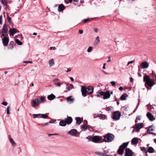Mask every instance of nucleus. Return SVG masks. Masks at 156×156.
<instances>
[{
	"mask_svg": "<svg viewBox=\"0 0 156 156\" xmlns=\"http://www.w3.org/2000/svg\"><path fill=\"white\" fill-rule=\"evenodd\" d=\"M144 81L146 83L145 86L147 90H150L151 87L154 84L153 80L150 78L147 75H145L144 76Z\"/></svg>",
	"mask_w": 156,
	"mask_h": 156,
	"instance_id": "f257e3e1",
	"label": "nucleus"
},
{
	"mask_svg": "<svg viewBox=\"0 0 156 156\" xmlns=\"http://www.w3.org/2000/svg\"><path fill=\"white\" fill-rule=\"evenodd\" d=\"M128 144L129 142L124 143L119 147L117 151L118 154L122 155L123 154L124 150L128 145Z\"/></svg>",
	"mask_w": 156,
	"mask_h": 156,
	"instance_id": "f03ea898",
	"label": "nucleus"
},
{
	"mask_svg": "<svg viewBox=\"0 0 156 156\" xmlns=\"http://www.w3.org/2000/svg\"><path fill=\"white\" fill-rule=\"evenodd\" d=\"M114 138V136L111 133H108L104 136V141L107 142H110L112 141Z\"/></svg>",
	"mask_w": 156,
	"mask_h": 156,
	"instance_id": "7ed1b4c3",
	"label": "nucleus"
},
{
	"mask_svg": "<svg viewBox=\"0 0 156 156\" xmlns=\"http://www.w3.org/2000/svg\"><path fill=\"white\" fill-rule=\"evenodd\" d=\"M100 95L103 96V99H104L109 98L111 96L110 91H107L106 92H100Z\"/></svg>",
	"mask_w": 156,
	"mask_h": 156,
	"instance_id": "20e7f679",
	"label": "nucleus"
},
{
	"mask_svg": "<svg viewBox=\"0 0 156 156\" xmlns=\"http://www.w3.org/2000/svg\"><path fill=\"white\" fill-rule=\"evenodd\" d=\"M121 113L118 111L114 112L112 114V119L114 120H117L119 119Z\"/></svg>",
	"mask_w": 156,
	"mask_h": 156,
	"instance_id": "39448f33",
	"label": "nucleus"
},
{
	"mask_svg": "<svg viewBox=\"0 0 156 156\" xmlns=\"http://www.w3.org/2000/svg\"><path fill=\"white\" fill-rule=\"evenodd\" d=\"M33 116L34 118H38L43 119H47L48 117V116L46 114H34L33 115Z\"/></svg>",
	"mask_w": 156,
	"mask_h": 156,
	"instance_id": "423d86ee",
	"label": "nucleus"
},
{
	"mask_svg": "<svg viewBox=\"0 0 156 156\" xmlns=\"http://www.w3.org/2000/svg\"><path fill=\"white\" fill-rule=\"evenodd\" d=\"M31 106L32 107H34L37 106L39 105L38 103V98H36L33 100L31 103Z\"/></svg>",
	"mask_w": 156,
	"mask_h": 156,
	"instance_id": "0eeeda50",
	"label": "nucleus"
},
{
	"mask_svg": "<svg viewBox=\"0 0 156 156\" xmlns=\"http://www.w3.org/2000/svg\"><path fill=\"white\" fill-rule=\"evenodd\" d=\"M100 140L101 138L100 137L98 136H95L92 138L91 141L95 143H98L99 141H100Z\"/></svg>",
	"mask_w": 156,
	"mask_h": 156,
	"instance_id": "6e6552de",
	"label": "nucleus"
},
{
	"mask_svg": "<svg viewBox=\"0 0 156 156\" xmlns=\"http://www.w3.org/2000/svg\"><path fill=\"white\" fill-rule=\"evenodd\" d=\"M125 156H132V151L129 148L126 149Z\"/></svg>",
	"mask_w": 156,
	"mask_h": 156,
	"instance_id": "1a4fd4ad",
	"label": "nucleus"
},
{
	"mask_svg": "<svg viewBox=\"0 0 156 156\" xmlns=\"http://www.w3.org/2000/svg\"><path fill=\"white\" fill-rule=\"evenodd\" d=\"M2 41L3 45L5 46H7L9 42V39L8 38L6 37H4Z\"/></svg>",
	"mask_w": 156,
	"mask_h": 156,
	"instance_id": "9d476101",
	"label": "nucleus"
},
{
	"mask_svg": "<svg viewBox=\"0 0 156 156\" xmlns=\"http://www.w3.org/2000/svg\"><path fill=\"white\" fill-rule=\"evenodd\" d=\"M68 133L70 135L75 136L77 134V131L75 129H72Z\"/></svg>",
	"mask_w": 156,
	"mask_h": 156,
	"instance_id": "9b49d317",
	"label": "nucleus"
},
{
	"mask_svg": "<svg viewBox=\"0 0 156 156\" xmlns=\"http://www.w3.org/2000/svg\"><path fill=\"white\" fill-rule=\"evenodd\" d=\"M9 31L10 36H13L14 34L17 32V30L15 28H13L10 29Z\"/></svg>",
	"mask_w": 156,
	"mask_h": 156,
	"instance_id": "f8f14e48",
	"label": "nucleus"
},
{
	"mask_svg": "<svg viewBox=\"0 0 156 156\" xmlns=\"http://www.w3.org/2000/svg\"><path fill=\"white\" fill-rule=\"evenodd\" d=\"M45 98L42 96L39 97V98H38L39 104L44 103L45 101Z\"/></svg>",
	"mask_w": 156,
	"mask_h": 156,
	"instance_id": "ddd939ff",
	"label": "nucleus"
},
{
	"mask_svg": "<svg viewBox=\"0 0 156 156\" xmlns=\"http://www.w3.org/2000/svg\"><path fill=\"white\" fill-rule=\"evenodd\" d=\"M147 116L151 121H153L155 119L154 117L152 115L151 113L149 112L147 113Z\"/></svg>",
	"mask_w": 156,
	"mask_h": 156,
	"instance_id": "4468645a",
	"label": "nucleus"
},
{
	"mask_svg": "<svg viewBox=\"0 0 156 156\" xmlns=\"http://www.w3.org/2000/svg\"><path fill=\"white\" fill-rule=\"evenodd\" d=\"M81 91L82 95L84 97L86 96V93H87V89L85 87L82 86L81 88Z\"/></svg>",
	"mask_w": 156,
	"mask_h": 156,
	"instance_id": "2eb2a0df",
	"label": "nucleus"
},
{
	"mask_svg": "<svg viewBox=\"0 0 156 156\" xmlns=\"http://www.w3.org/2000/svg\"><path fill=\"white\" fill-rule=\"evenodd\" d=\"M8 138L12 146L13 147H15L16 145V143L13 139L12 138L10 135H9L8 136Z\"/></svg>",
	"mask_w": 156,
	"mask_h": 156,
	"instance_id": "dca6fc26",
	"label": "nucleus"
},
{
	"mask_svg": "<svg viewBox=\"0 0 156 156\" xmlns=\"http://www.w3.org/2000/svg\"><path fill=\"white\" fill-rule=\"evenodd\" d=\"M141 66L142 69L147 68L149 66V64L147 62L144 61L141 63Z\"/></svg>",
	"mask_w": 156,
	"mask_h": 156,
	"instance_id": "f3484780",
	"label": "nucleus"
},
{
	"mask_svg": "<svg viewBox=\"0 0 156 156\" xmlns=\"http://www.w3.org/2000/svg\"><path fill=\"white\" fill-rule=\"evenodd\" d=\"M144 127L143 123H137V132H138L140 129Z\"/></svg>",
	"mask_w": 156,
	"mask_h": 156,
	"instance_id": "a211bd4d",
	"label": "nucleus"
},
{
	"mask_svg": "<svg viewBox=\"0 0 156 156\" xmlns=\"http://www.w3.org/2000/svg\"><path fill=\"white\" fill-rule=\"evenodd\" d=\"M97 117L100 119L102 120H104L105 119H107V117L106 115L102 114H99L97 115Z\"/></svg>",
	"mask_w": 156,
	"mask_h": 156,
	"instance_id": "6ab92c4d",
	"label": "nucleus"
},
{
	"mask_svg": "<svg viewBox=\"0 0 156 156\" xmlns=\"http://www.w3.org/2000/svg\"><path fill=\"white\" fill-rule=\"evenodd\" d=\"M87 89V93L89 94H90L93 91V88L91 86L88 87Z\"/></svg>",
	"mask_w": 156,
	"mask_h": 156,
	"instance_id": "aec40b11",
	"label": "nucleus"
},
{
	"mask_svg": "<svg viewBox=\"0 0 156 156\" xmlns=\"http://www.w3.org/2000/svg\"><path fill=\"white\" fill-rule=\"evenodd\" d=\"M65 121L66 122L67 124H71L73 121V119L71 117H68L66 119H65Z\"/></svg>",
	"mask_w": 156,
	"mask_h": 156,
	"instance_id": "412c9836",
	"label": "nucleus"
},
{
	"mask_svg": "<svg viewBox=\"0 0 156 156\" xmlns=\"http://www.w3.org/2000/svg\"><path fill=\"white\" fill-rule=\"evenodd\" d=\"M106 153H107L106 151H105L104 152H102L100 151H96L95 154L100 156H105Z\"/></svg>",
	"mask_w": 156,
	"mask_h": 156,
	"instance_id": "4be33fe9",
	"label": "nucleus"
},
{
	"mask_svg": "<svg viewBox=\"0 0 156 156\" xmlns=\"http://www.w3.org/2000/svg\"><path fill=\"white\" fill-rule=\"evenodd\" d=\"M55 98V96L53 94H51L47 96L48 99L50 101H51L54 99Z\"/></svg>",
	"mask_w": 156,
	"mask_h": 156,
	"instance_id": "5701e85b",
	"label": "nucleus"
},
{
	"mask_svg": "<svg viewBox=\"0 0 156 156\" xmlns=\"http://www.w3.org/2000/svg\"><path fill=\"white\" fill-rule=\"evenodd\" d=\"M8 30V29L6 27V25L5 24H4L3 26L2 30V32L7 34Z\"/></svg>",
	"mask_w": 156,
	"mask_h": 156,
	"instance_id": "b1692460",
	"label": "nucleus"
},
{
	"mask_svg": "<svg viewBox=\"0 0 156 156\" xmlns=\"http://www.w3.org/2000/svg\"><path fill=\"white\" fill-rule=\"evenodd\" d=\"M66 99L68 102L69 103H72L74 100V99L72 98V96H70L68 97Z\"/></svg>",
	"mask_w": 156,
	"mask_h": 156,
	"instance_id": "393cba45",
	"label": "nucleus"
},
{
	"mask_svg": "<svg viewBox=\"0 0 156 156\" xmlns=\"http://www.w3.org/2000/svg\"><path fill=\"white\" fill-rule=\"evenodd\" d=\"M67 85H69V87H67L66 88V89L68 91H69L70 90V89H73L74 88L72 84L68 83L67 84Z\"/></svg>",
	"mask_w": 156,
	"mask_h": 156,
	"instance_id": "a878e982",
	"label": "nucleus"
},
{
	"mask_svg": "<svg viewBox=\"0 0 156 156\" xmlns=\"http://www.w3.org/2000/svg\"><path fill=\"white\" fill-rule=\"evenodd\" d=\"M100 41L99 39V37L98 36L94 40L93 43V44L94 45L96 46L99 44V43H100Z\"/></svg>",
	"mask_w": 156,
	"mask_h": 156,
	"instance_id": "bb28decb",
	"label": "nucleus"
},
{
	"mask_svg": "<svg viewBox=\"0 0 156 156\" xmlns=\"http://www.w3.org/2000/svg\"><path fill=\"white\" fill-rule=\"evenodd\" d=\"M154 127L153 125L149 126L147 130V133L149 134V133H151L152 132H151L150 131H154Z\"/></svg>",
	"mask_w": 156,
	"mask_h": 156,
	"instance_id": "cd10ccee",
	"label": "nucleus"
},
{
	"mask_svg": "<svg viewBox=\"0 0 156 156\" xmlns=\"http://www.w3.org/2000/svg\"><path fill=\"white\" fill-rule=\"evenodd\" d=\"M48 63L50 67L53 66L55 65V63L53 59L52 58L48 61Z\"/></svg>",
	"mask_w": 156,
	"mask_h": 156,
	"instance_id": "c85d7f7f",
	"label": "nucleus"
},
{
	"mask_svg": "<svg viewBox=\"0 0 156 156\" xmlns=\"http://www.w3.org/2000/svg\"><path fill=\"white\" fill-rule=\"evenodd\" d=\"M59 124L61 126H65L66 125L67 123L65 120H62L60 122Z\"/></svg>",
	"mask_w": 156,
	"mask_h": 156,
	"instance_id": "c756f323",
	"label": "nucleus"
},
{
	"mask_svg": "<svg viewBox=\"0 0 156 156\" xmlns=\"http://www.w3.org/2000/svg\"><path fill=\"white\" fill-rule=\"evenodd\" d=\"M127 97L128 95L126 94H124L121 95L120 98L121 100H126V98Z\"/></svg>",
	"mask_w": 156,
	"mask_h": 156,
	"instance_id": "7c9ffc66",
	"label": "nucleus"
},
{
	"mask_svg": "<svg viewBox=\"0 0 156 156\" xmlns=\"http://www.w3.org/2000/svg\"><path fill=\"white\" fill-rule=\"evenodd\" d=\"M147 151L149 153H152L154 152V149L152 147H150L148 148Z\"/></svg>",
	"mask_w": 156,
	"mask_h": 156,
	"instance_id": "2f4dec72",
	"label": "nucleus"
},
{
	"mask_svg": "<svg viewBox=\"0 0 156 156\" xmlns=\"http://www.w3.org/2000/svg\"><path fill=\"white\" fill-rule=\"evenodd\" d=\"M64 6L63 4H61L58 6V11H62L64 9Z\"/></svg>",
	"mask_w": 156,
	"mask_h": 156,
	"instance_id": "473e14b6",
	"label": "nucleus"
},
{
	"mask_svg": "<svg viewBox=\"0 0 156 156\" xmlns=\"http://www.w3.org/2000/svg\"><path fill=\"white\" fill-rule=\"evenodd\" d=\"M88 128L89 126H87L86 125H83L81 126V129L83 131H85Z\"/></svg>",
	"mask_w": 156,
	"mask_h": 156,
	"instance_id": "72a5a7b5",
	"label": "nucleus"
},
{
	"mask_svg": "<svg viewBox=\"0 0 156 156\" xmlns=\"http://www.w3.org/2000/svg\"><path fill=\"white\" fill-rule=\"evenodd\" d=\"M75 119L76 120V123L79 124H80L82 122V120L80 117H76Z\"/></svg>",
	"mask_w": 156,
	"mask_h": 156,
	"instance_id": "f704fd0d",
	"label": "nucleus"
},
{
	"mask_svg": "<svg viewBox=\"0 0 156 156\" xmlns=\"http://www.w3.org/2000/svg\"><path fill=\"white\" fill-rule=\"evenodd\" d=\"M131 144L132 145H135L136 144V137L133 138L131 140Z\"/></svg>",
	"mask_w": 156,
	"mask_h": 156,
	"instance_id": "c9c22d12",
	"label": "nucleus"
},
{
	"mask_svg": "<svg viewBox=\"0 0 156 156\" xmlns=\"http://www.w3.org/2000/svg\"><path fill=\"white\" fill-rule=\"evenodd\" d=\"M14 44V42L13 41H11L10 42L9 45V48L10 49H12L13 47V45Z\"/></svg>",
	"mask_w": 156,
	"mask_h": 156,
	"instance_id": "e433bc0d",
	"label": "nucleus"
},
{
	"mask_svg": "<svg viewBox=\"0 0 156 156\" xmlns=\"http://www.w3.org/2000/svg\"><path fill=\"white\" fill-rule=\"evenodd\" d=\"M15 41L16 42V43L19 45H22V42L20 41L18 39H15Z\"/></svg>",
	"mask_w": 156,
	"mask_h": 156,
	"instance_id": "4c0bfd02",
	"label": "nucleus"
},
{
	"mask_svg": "<svg viewBox=\"0 0 156 156\" xmlns=\"http://www.w3.org/2000/svg\"><path fill=\"white\" fill-rule=\"evenodd\" d=\"M141 150L144 153H147V151L146 148L144 147H142L140 148Z\"/></svg>",
	"mask_w": 156,
	"mask_h": 156,
	"instance_id": "58836bf2",
	"label": "nucleus"
},
{
	"mask_svg": "<svg viewBox=\"0 0 156 156\" xmlns=\"http://www.w3.org/2000/svg\"><path fill=\"white\" fill-rule=\"evenodd\" d=\"M11 108L9 106H8L7 108L6 111H7V114H9L10 112H9Z\"/></svg>",
	"mask_w": 156,
	"mask_h": 156,
	"instance_id": "ea45409f",
	"label": "nucleus"
},
{
	"mask_svg": "<svg viewBox=\"0 0 156 156\" xmlns=\"http://www.w3.org/2000/svg\"><path fill=\"white\" fill-rule=\"evenodd\" d=\"M113 108L112 106H109L106 109V110L108 111H110L112 110V109H113Z\"/></svg>",
	"mask_w": 156,
	"mask_h": 156,
	"instance_id": "a19ab883",
	"label": "nucleus"
},
{
	"mask_svg": "<svg viewBox=\"0 0 156 156\" xmlns=\"http://www.w3.org/2000/svg\"><path fill=\"white\" fill-rule=\"evenodd\" d=\"M2 3L5 6H6L7 5L6 3V0H2Z\"/></svg>",
	"mask_w": 156,
	"mask_h": 156,
	"instance_id": "79ce46f5",
	"label": "nucleus"
},
{
	"mask_svg": "<svg viewBox=\"0 0 156 156\" xmlns=\"http://www.w3.org/2000/svg\"><path fill=\"white\" fill-rule=\"evenodd\" d=\"M92 49V47L91 46H90L88 47L87 50V51L88 52H90Z\"/></svg>",
	"mask_w": 156,
	"mask_h": 156,
	"instance_id": "37998d69",
	"label": "nucleus"
},
{
	"mask_svg": "<svg viewBox=\"0 0 156 156\" xmlns=\"http://www.w3.org/2000/svg\"><path fill=\"white\" fill-rule=\"evenodd\" d=\"M102 91H101L100 90H98L96 92V96L97 97H99L100 95V92H102Z\"/></svg>",
	"mask_w": 156,
	"mask_h": 156,
	"instance_id": "c03bdc74",
	"label": "nucleus"
},
{
	"mask_svg": "<svg viewBox=\"0 0 156 156\" xmlns=\"http://www.w3.org/2000/svg\"><path fill=\"white\" fill-rule=\"evenodd\" d=\"M1 33H2V37H6V36L7 35V33H3L2 32H1Z\"/></svg>",
	"mask_w": 156,
	"mask_h": 156,
	"instance_id": "a18cd8bd",
	"label": "nucleus"
},
{
	"mask_svg": "<svg viewBox=\"0 0 156 156\" xmlns=\"http://www.w3.org/2000/svg\"><path fill=\"white\" fill-rule=\"evenodd\" d=\"M134 129L133 131V133L134 131H136V124L135 125V126L134 127Z\"/></svg>",
	"mask_w": 156,
	"mask_h": 156,
	"instance_id": "49530a36",
	"label": "nucleus"
},
{
	"mask_svg": "<svg viewBox=\"0 0 156 156\" xmlns=\"http://www.w3.org/2000/svg\"><path fill=\"white\" fill-rule=\"evenodd\" d=\"M2 104L4 106H6L7 105V102L6 101H3L2 103Z\"/></svg>",
	"mask_w": 156,
	"mask_h": 156,
	"instance_id": "de8ad7c7",
	"label": "nucleus"
},
{
	"mask_svg": "<svg viewBox=\"0 0 156 156\" xmlns=\"http://www.w3.org/2000/svg\"><path fill=\"white\" fill-rule=\"evenodd\" d=\"M8 22L10 23H11V18L10 17H9L8 15Z\"/></svg>",
	"mask_w": 156,
	"mask_h": 156,
	"instance_id": "09e8293b",
	"label": "nucleus"
},
{
	"mask_svg": "<svg viewBox=\"0 0 156 156\" xmlns=\"http://www.w3.org/2000/svg\"><path fill=\"white\" fill-rule=\"evenodd\" d=\"M111 83L112 86H114L115 85L116 82L114 81H112L111 82Z\"/></svg>",
	"mask_w": 156,
	"mask_h": 156,
	"instance_id": "8fccbe9b",
	"label": "nucleus"
},
{
	"mask_svg": "<svg viewBox=\"0 0 156 156\" xmlns=\"http://www.w3.org/2000/svg\"><path fill=\"white\" fill-rule=\"evenodd\" d=\"M134 62V60H132V61H130V62H128V64L127 66H128L129 64L133 63Z\"/></svg>",
	"mask_w": 156,
	"mask_h": 156,
	"instance_id": "3c124183",
	"label": "nucleus"
},
{
	"mask_svg": "<svg viewBox=\"0 0 156 156\" xmlns=\"http://www.w3.org/2000/svg\"><path fill=\"white\" fill-rule=\"evenodd\" d=\"M23 62L25 63H29L31 64H32V62L30 61H23Z\"/></svg>",
	"mask_w": 156,
	"mask_h": 156,
	"instance_id": "603ef678",
	"label": "nucleus"
},
{
	"mask_svg": "<svg viewBox=\"0 0 156 156\" xmlns=\"http://www.w3.org/2000/svg\"><path fill=\"white\" fill-rule=\"evenodd\" d=\"M111 62V57L110 56H109L108 58V60L107 61V62Z\"/></svg>",
	"mask_w": 156,
	"mask_h": 156,
	"instance_id": "864d4df0",
	"label": "nucleus"
},
{
	"mask_svg": "<svg viewBox=\"0 0 156 156\" xmlns=\"http://www.w3.org/2000/svg\"><path fill=\"white\" fill-rule=\"evenodd\" d=\"M58 133H54V134H48V136H53V135H58Z\"/></svg>",
	"mask_w": 156,
	"mask_h": 156,
	"instance_id": "5fc2aeb1",
	"label": "nucleus"
},
{
	"mask_svg": "<svg viewBox=\"0 0 156 156\" xmlns=\"http://www.w3.org/2000/svg\"><path fill=\"white\" fill-rule=\"evenodd\" d=\"M2 16H0V24H2Z\"/></svg>",
	"mask_w": 156,
	"mask_h": 156,
	"instance_id": "6e6d98bb",
	"label": "nucleus"
},
{
	"mask_svg": "<svg viewBox=\"0 0 156 156\" xmlns=\"http://www.w3.org/2000/svg\"><path fill=\"white\" fill-rule=\"evenodd\" d=\"M50 48L51 49H52L53 50H55L56 49V48L55 47H51Z\"/></svg>",
	"mask_w": 156,
	"mask_h": 156,
	"instance_id": "4d7b16f0",
	"label": "nucleus"
},
{
	"mask_svg": "<svg viewBox=\"0 0 156 156\" xmlns=\"http://www.w3.org/2000/svg\"><path fill=\"white\" fill-rule=\"evenodd\" d=\"M89 20V19H84L83 20V21L84 23H86V22H87V21H88Z\"/></svg>",
	"mask_w": 156,
	"mask_h": 156,
	"instance_id": "13d9d810",
	"label": "nucleus"
},
{
	"mask_svg": "<svg viewBox=\"0 0 156 156\" xmlns=\"http://www.w3.org/2000/svg\"><path fill=\"white\" fill-rule=\"evenodd\" d=\"M71 71V69L70 68H68L67 69V71H66V72H70Z\"/></svg>",
	"mask_w": 156,
	"mask_h": 156,
	"instance_id": "bf43d9fd",
	"label": "nucleus"
},
{
	"mask_svg": "<svg viewBox=\"0 0 156 156\" xmlns=\"http://www.w3.org/2000/svg\"><path fill=\"white\" fill-rule=\"evenodd\" d=\"M94 32H95L96 33H97L98 31V29L97 28H95L94 29Z\"/></svg>",
	"mask_w": 156,
	"mask_h": 156,
	"instance_id": "052dcab7",
	"label": "nucleus"
},
{
	"mask_svg": "<svg viewBox=\"0 0 156 156\" xmlns=\"http://www.w3.org/2000/svg\"><path fill=\"white\" fill-rule=\"evenodd\" d=\"M141 117V116H140V115H139V116H137V120H140Z\"/></svg>",
	"mask_w": 156,
	"mask_h": 156,
	"instance_id": "680f3d73",
	"label": "nucleus"
},
{
	"mask_svg": "<svg viewBox=\"0 0 156 156\" xmlns=\"http://www.w3.org/2000/svg\"><path fill=\"white\" fill-rule=\"evenodd\" d=\"M83 31L82 30H79V32L80 34H82L83 33Z\"/></svg>",
	"mask_w": 156,
	"mask_h": 156,
	"instance_id": "e2e57ef3",
	"label": "nucleus"
},
{
	"mask_svg": "<svg viewBox=\"0 0 156 156\" xmlns=\"http://www.w3.org/2000/svg\"><path fill=\"white\" fill-rule=\"evenodd\" d=\"M123 87H120L119 88V90L121 91H122L123 90Z\"/></svg>",
	"mask_w": 156,
	"mask_h": 156,
	"instance_id": "0e129e2a",
	"label": "nucleus"
},
{
	"mask_svg": "<svg viewBox=\"0 0 156 156\" xmlns=\"http://www.w3.org/2000/svg\"><path fill=\"white\" fill-rule=\"evenodd\" d=\"M62 84L61 83H60V82L58 83L57 84V86H60Z\"/></svg>",
	"mask_w": 156,
	"mask_h": 156,
	"instance_id": "69168bd1",
	"label": "nucleus"
},
{
	"mask_svg": "<svg viewBox=\"0 0 156 156\" xmlns=\"http://www.w3.org/2000/svg\"><path fill=\"white\" fill-rule=\"evenodd\" d=\"M149 134H152L154 136L156 135V133H153V132L149 133Z\"/></svg>",
	"mask_w": 156,
	"mask_h": 156,
	"instance_id": "338daca9",
	"label": "nucleus"
},
{
	"mask_svg": "<svg viewBox=\"0 0 156 156\" xmlns=\"http://www.w3.org/2000/svg\"><path fill=\"white\" fill-rule=\"evenodd\" d=\"M69 78L71 81H74V79H73V78L72 77H69Z\"/></svg>",
	"mask_w": 156,
	"mask_h": 156,
	"instance_id": "774afa93",
	"label": "nucleus"
}]
</instances>
